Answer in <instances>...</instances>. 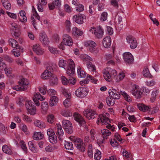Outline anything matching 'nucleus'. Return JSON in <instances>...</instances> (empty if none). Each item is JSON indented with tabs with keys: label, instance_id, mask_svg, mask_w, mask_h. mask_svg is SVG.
I'll return each instance as SVG.
<instances>
[{
	"label": "nucleus",
	"instance_id": "f257e3e1",
	"mask_svg": "<svg viewBox=\"0 0 160 160\" xmlns=\"http://www.w3.org/2000/svg\"><path fill=\"white\" fill-rule=\"evenodd\" d=\"M29 84V83L28 80L23 78L18 81V85L13 87V89L17 91H24L27 90V86Z\"/></svg>",
	"mask_w": 160,
	"mask_h": 160
},
{
	"label": "nucleus",
	"instance_id": "f03ea898",
	"mask_svg": "<svg viewBox=\"0 0 160 160\" xmlns=\"http://www.w3.org/2000/svg\"><path fill=\"white\" fill-rule=\"evenodd\" d=\"M71 139L75 143L76 147L80 151L82 152L85 151V145L81 139L79 138L72 137L71 138Z\"/></svg>",
	"mask_w": 160,
	"mask_h": 160
},
{
	"label": "nucleus",
	"instance_id": "7ed1b4c3",
	"mask_svg": "<svg viewBox=\"0 0 160 160\" xmlns=\"http://www.w3.org/2000/svg\"><path fill=\"white\" fill-rule=\"evenodd\" d=\"M89 31L92 33H94L95 37L98 38H102L103 37L104 32L100 26L96 28H91Z\"/></svg>",
	"mask_w": 160,
	"mask_h": 160
},
{
	"label": "nucleus",
	"instance_id": "20e7f679",
	"mask_svg": "<svg viewBox=\"0 0 160 160\" xmlns=\"http://www.w3.org/2000/svg\"><path fill=\"white\" fill-rule=\"evenodd\" d=\"M73 42L72 39L69 35L65 34L63 36V41L61 44L60 45L59 48L60 49H64V47L62 44L68 46H72L73 44Z\"/></svg>",
	"mask_w": 160,
	"mask_h": 160
},
{
	"label": "nucleus",
	"instance_id": "39448f33",
	"mask_svg": "<svg viewBox=\"0 0 160 160\" xmlns=\"http://www.w3.org/2000/svg\"><path fill=\"white\" fill-rule=\"evenodd\" d=\"M53 69L51 66H48L46 69L41 75V78L44 79H50L54 74L52 73Z\"/></svg>",
	"mask_w": 160,
	"mask_h": 160
},
{
	"label": "nucleus",
	"instance_id": "423d86ee",
	"mask_svg": "<svg viewBox=\"0 0 160 160\" xmlns=\"http://www.w3.org/2000/svg\"><path fill=\"white\" fill-rule=\"evenodd\" d=\"M84 45L92 53H97L98 50L96 48V43L92 41H89L84 43Z\"/></svg>",
	"mask_w": 160,
	"mask_h": 160
},
{
	"label": "nucleus",
	"instance_id": "0eeeda50",
	"mask_svg": "<svg viewBox=\"0 0 160 160\" xmlns=\"http://www.w3.org/2000/svg\"><path fill=\"white\" fill-rule=\"evenodd\" d=\"M109 114L108 113H105L102 114L99 116L98 118V122H101L102 124H108L110 122L108 117Z\"/></svg>",
	"mask_w": 160,
	"mask_h": 160
},
{
	"label": "nucleus",
	"instance_id": "6e6552de",
	"mask_svg": "<svg viewBox=\"0 0 160 160\" xmlns=\"http://www.w3.org/2000/svg\"><path fill=\"white\" fill-rule=\"evenodd\" d=\"M69 65L68 67L67 73L69 76H72L75 72V64L71 59L68 60Z\"/></svg>",
	"mask_w": 160,
	"mask_h": 160
},
{
	"label": "nucleus",
	"instance_id": "1a4fd4ad",
	"mask_svg": "<svg viewBox=\"0 0 160 160\" xmlns=\"http://www.w3.org/2000/svg\"><path fill=\"white\" fill-rule=\"evenodd\" d=\"M83 114L85 116L89 119H93L97 116V114L95 111L90 109L85 110L83 112Z\"/></svg>",
	"mask_w": 160,
	"mask_h": 160
},
{
	"label": "nucleus",
	"instance_id": "9d476101",
	"mask_svg": "<svg viewBox=\"0 0 160 160\" xmlns=\"http://www.w3.org/2000/svg\"><path fill=\"white\" fill-rule=\"evenodd\" d=\"M75 94L78 97L83 98L87 95L88 92L86 90L85 88L81 87L76 90Z\"/></svg>",
	"mask_w": 160,
	"mask_h": 160
},
{
	"label": "nucleus",
	"instance_id": "9b49d317",
	"mask_svg": "<svg viewBox=\"0 0 160 160\" xmlns=\"http://www.w3.org/2000/svg\"><path fill=\"white\" fill-rule=\"evenodd\" d=\"M126 39L127 41L129 44L131 48L134 49L137 47L138 43L134 38L132 36H129L127 37Z\"/></svg>",
	"mask_w": 160,
	"mask_h": 160
},
{
	"label": "nucleus",
	"instance_id": "f8f14e48",
	"mask_svg": "<svg viewBox=\"0 0 160 160\" xmlns=\"http://www.w3.org/2000/svg\"><path fill=\"white\" fill-rule=\"evenodd\" d=\"M123 56L125 62L129 64H132L134 61V58L132 55L129 52L124 53Z\"/></svg>",
	"mask_w": 160,
	"mask_h": 160
},
{
	"label": "nucleus",
	"instance_id": "ddd939ff",
	"mask_svg": "<svg viewBox=\"0 0 160 160\" xmlns=\"http://www.w3.org/2000/svg\"><path fill=\"white\" fill-rule=\"evenodd\" d=\"M84 17V14L79 13L74 15L73 17V19L76 23L81 24L83 23Z\"/></svg>",
	"mask_w": 160,
	"mask_h": 160
},
{
	"label": "nucleus",
	"instance_id": "4468645a",
	"mask_svg": "<svg viewBox=\"0 0 160 160\" xmlns=\"http://www.w3.org/2000/svg\"><path fill=\"white\" fill-rule=\"evenodd\" d=\"M75 120L78 122L79 124L82 126L85 124V122L82 117L79 113L75 112L73 115Z\"/></svg>",
	"mask_w": 160,
	"mask_h": 160
},
{
	"label": "nucleus",
	"instance_id": "2eb2a0df",
	"mask_svg": "<svg viewBox=\"0 0 160 160\" xmlns=\"http://www.w3.org/2000/svg\"><path fill=\"white\" fill-rule=\"evenodd\" d=\"M109 94L110 96L114 99H119L120 98V94L118 91L116 90L112 89L109 90Z\"/></svg>",
	"mask_w": 160,
	"mask_h": 160
},
{
	"label": "nucleus",
	"instance_id": "dca6fc26",
	"mask_svg": "<svg viewBox=\"0 0 160 160\" xmlns=\"http://www.w3.org/2000/svg\"><path fill=\"white\" fill-rule=\"evenodd\" d=\"M33 100L36 105L37 106H39L40 104L38 100L42 101L44 100V98L39 93L37 92L34 94V97H33Z\"/></svg>",
	"mask_w": 160,
	"mask_h": 160
},
{
	"label": "nucleus",
	"instance_id": "f3484780",
	"mask_svg": "<svg viewBox=\"0 0 160 160\" xmlns=\"http://www.w3.org/2000/svg\"><path fill=\"white\" fill-rule=\"evenodd\" d=\"M141 91L142 89L141 90L138 89L136 87L135 89L131 91V92L136 98H140L142 97V92Z\"/></svg>",
	"mask_w": 160,
	"mask_h": 160
},
{
	"label": "nucleus",
	"instance_id": "a211bd4d",
	"mask_svg": "<svg viewBox=\"0 0 160 160\" xmlns=\"http://www.w3.org/2000/svg\"><path fill=\"white\" fill-rule=\"evenodd\" d=\"M9 44L12 47L16 49H18L21 50V51L22 50V48L19 45H18V42L14 39H10L9 40Z\"/></svg>",
	"mask_w": 160,
	"mask_h": 160
},
{
	"label": "nucleus",
	"instance_id": "6ab92c4d",
	"mask_svg": "<svg viewBox=\"0 0 160 160\" xmlns=\"http://www.w3.org/2000/svg\"><path fill=\"white\" fill-rule=\"evenodd\" d=\"M116 22L118 27L122 28L123 25H125L126 23V19L125 17L122 18L121 16H118Z\"/></svg>",
	"mask_w": 160,
	"mask_h": 160
},
{
	"label": "nucleus",
	"instance_id": "aec40b11",
	"mask_svg": "<svg viewBox=\"0 0 160 160\" xmlns=\"http://www.w3.org/2000/svg\"><path fill=\"white\" fill-rule=\"evenodd\" d=\"M33 50L37 54L40 55L42 54L44 52L43 50L42 49L39 45H33Z\"/></svg>",
	"mask_w": 160,
	"mask_h": 160
},
{
	"label": "nucleus",
	"instance_id": "412c9836",
	"mask_svg": "<svg viewBox=\"0 0 160 160\" xmlns=\"http://www.w3.org/2000/svg\"><path fill=\"white\" fill-rule=\"evenodd\" d=\"M111 39L110 36H107L103 39L102 43L103 46L107 48L109 47L111 45Z\"/></svg>",
	"mask_w": 160,
	"mask_h": 160
},
{
	"label": "nucleus",
	"instance_id": "4be33fe9",
	"mask_svg": "<svg viewBox=\"0 0 160 160\" xmlns=\"http://www.w3.org/2000/svg\"><path fill=\"white\" fill-rule=\"evenodd\" d=\"M138 109L141 111L145 112L147 111H150L151 108L150 106H147L143 103H139L137 105Z\"/></svg>",
	"mask_w": 160,
	"mask_h": 160
},
{
	"label": "nucleus",
	"instance_id": "5701e85b",
	"mask_svg": "<svg viewBox=\"0 0 160 160\" xmlns=\"http://www.w3.org/2000/svg\"><path fill=\"white\" fill-rule=\"evenodd\" d=\"M29 147L30 150L34 153H37L38 150L36 148L34 141H30L28 142Z\"/></svg>",
	"mask_w": 160,
	"mask_h": 160
},
{
	"label": "nucleus",
	"instance_id": "b1692460",
	"mask_svg": "<svg viewBox=\"0 0 160 160\" xmlns=\"http://www.w3.org/2000/svg\"><path fill=\"white\" fill-rule=\"evenodd\" d=\"M26 12L24 10H21L19 12L20 17L19 18V20L20 21L24 23L27 21V19L26 16Z\"/></svg>",
	"mask_w": 160,
	"mask_h": 160
},
{
	"label": "nucleus",
	"instance_id": "393cba45",
	"mask_svg": "<svg viewBox=\"0 0 160 160\" xmlns=\"http://www.w3.org/2000/svg\"><path fill=\"white\" fill-rule=\"evenodd\" d=\"M103 76L105 79L107 81L109 82H111L112 81L111 76L109 73V72L108 70H107L106 69L104 70L103 72Z\"/></svg>",
	"mask_w": 160,
	"mask_h": 160
},
{
	"label": "nucleus",
	"instance_id": "a878e982",
	"mask_svg": "<svg viewBox=\"0 0 160 160\" xmlns=\"http://www.w3.org/2000/svg\"><path fill=\"white\" fill-rule=\"evenodd\" d=\"M50 79L49 83L51 85L53 86L57 85L58 80L56 75L54 74Z\"/></svg>",
	"mask_w": 160,
	"mask_h": 160
},
{
	"label": "nucleus",
	"instance_id": "bb28decb",
	"mask_svg": "<svg viewBox=\"0 0 160 160\" xmlns=\"http://www.w3.org/2000/svg\"><path fill=\"white\" fill-rule=\"evenodd\" d=\"M82 31L78 28L77 27H74L72 28V34L75 36H81L83 34Z\"/></svg>",
	"mask_w": 160,
	"mask_h": 160
},
{
	"label": "nucleus",
	"instance_id": "cd10ccee",
	"mask_svg": "<svg viewBox=\"0 0 160 160\" xmlns=\"http://www.w3.org/2000/svg\"><path fill=\"white\" fill-rule=\"evenodd\" d=\"M102 137L104 139H107L108 137L111 135V132L107 129H104L101 131Z\"/></svg>",
	"mask_w": 160,
	"mask_h": 160
},
{
	"label": "nucleus",
	"instance_id": "c85d7f7f",
	"mask_svg": "<svg viewBox=\"0 0 160 160\" xmlns=\"http://www.w3.org/2000/svg\"><path fill=\"white\" fill-rule=\"evenodd\" d=\"M81 59L84 62H88L92 60V58L87 55L86 54H82L80 55Z\"/></svg>",
	"mask_w": 160,
	"mask_h": 160
},
{
	"label": "nucleus",
	"instance_id": "c756f323",
	"mask_svg": "<svg viewBox=\"0 0 160 160\" xmlns=\"http://www.w3.org/2000/svg\"><path fill=\"white\" fill-rule=\"evenodd\" d=\"M2 2L3 6L7 10H10L11 8V5L8 0H2Z\"/></svg>",
	"mask_w": 160,
	"mask_h": 160
},
{
	"label": "nucleus",
	"instance_id": "7c9ffc66",
	"mask_svg": "<svg viewBox=\"0 0 160 160\" xmlns=\"http://www.w3.org/2000/svg\"><path fill=\"white\" fill-rule=\"evenodd\" d=\"M44 135L40 132H34L33 136L34 139L38 140L41 139L43 138Z\"/></svg>",
	"mask_w": 160,
	"mask_h": 160
},
{
	"label": "nucleus",
	"instance_id": "2f4dec72",
	"mask_svg": "<svg viewBox=\"0 0 160 160\" xmlns=\"http://www.w3.org/2000/svg\"><path fill=\"white\" fill-rule=\"evenodd\" d=\"M34 123L36 126L41 128H44L46 127L45 124L44 122L39 120L35 121L34 122Z\"/></svg>",
	"mask_w": 160,
	"mask_h": 160
},
{
	"label": "nucleus",
	"instance_id": "473e14b6",
	"mask_svg": "<svg viewBox=\"0 0 160 160\" xmlns=\"http://www.w3.org/2000/svg\"><path fill=\"white\" fill-rule=\"evenodd\" d=\"M58 101V98L55 96H53L51 97L50 101L49 102L50 105L52 106L56 105V103Z\"/></svg>",
	"mask_w": 160,
	"mask_h": 160
},
{
	"label": "nucleus",
	"instance_id": "72a5a7b5",
	"mask_svg": "<svg viewBox=\"0 0 160 160\" xmlns=\"http://www.w3.org/2000/svg\"><path fill=\"white\" fill-rule=\"evenodd\" d=\"M61 114L63 116L66 117H68L72 116V112L69 110H62L61 112Z\"/></svg>",
	"mask_w": 160,
	"mask_h": 160
},
{
	"label": "nucleus",
	"instance_id": "f704fd0d",
	"mask_svg": "<svg viewBox=\"0 0 160 160\" xmlns=\"http://www.w3.org/2000/svg\"><path fill=\"white\" fill-rule=\"evenodd\" d=\"M2 150L3 152L6 153L11 154L12 153V151L9 148L7 145H4L2 147Z\"/></svg>",
	"mask_w": 160,
	"mask_h": 160
},
{
	"label": "nucleus",
	"instance_id": "c9c22d12",
	"mask_svg": "<svg viewBox=\"0 0 160 160\" xmlns=\"http://www.w3.org/2000/svg\"><path fill=\"white\" fill-rule=\"evenodd\" d=\"M87 66L88 68L90 71H95L96 69V68L95 65L92 64V63L89 62H87Z\"/></svg>",
	"mask_w": 160,
	"mask_h": 160
},
{
	"label": "nucleus",
	"instance_id": "e433bc0d",
	"mask_svg": "<svg viewBox=\"0 0 160 160\" xmlns=\"http://www.w3.org/2000/svg\"><path fill=\"white\" fill-rule=\"evenodd\" d=\"M33 103L31 101H26L25 105L27 110H29L32 107H35Z\"/></svg>",
	"mask_w": 160,
	"mask_h": 160
},
{
	"label": "nucleus",
	"instance_id": "4c0bfd02",
	"mask_svg": "<svg viewBox=\"0 0 160 160\" xmlns=\"http://www.w3.org/2000/svg\"><path fill=\"white\" fill-rule=\"evenodd\" d=\"M39 39L43 44L46 43L48 40V38L45 34L41 33L40 35Z\"/></svg>",
	"mask_w": 160,
	"mask_h": 160
},
{
	"label": "nucleus",
	"instance_id": "58836bf2",
	"mask_svg": "<svg viewBox=\"0 0 160 160\" xmlns=\"http://www.w3.org/2000/svg\"><path fill=\"white\" fill-rule=\"evenodd\" d=\"M120 94L124 97L125 100L128 102H131L132 99L127 93L125 92L120 91Z\"/></svg>",
	"mask_w": 160,
	"mask_h": 160
},
{
	"label": "nucleus",
	"instance_id": "ea45409f",
	"mask_svg": "<svg viewBox=\"0 0 160 160\" xmlns=\"http://www.w3.org/2000/svg\"><path fill=\"white\" fill-rule=\"evenodd\" d=\"M143 74L146 77H152V75L150 73L148 69V68H145L143 71Z\"/></svg>",
	"mask_w": 160,
	"mask_h": 160
},
{
	"label": "nucleus",
	"instance_id": "a19ab883",
	"mask_svg": "<svg viewBox=\"0 0 160 160\" xmlns=\"http://www.w3.org/2000/svg\"><path fill=\"white\" fill-rule=\"evenodd\" d=\"M58 134V137L59 138L60 136H62L63 134V132L62 129V127L61 125H57V133Z\"/></svg>",
	"mask_w": 160,
	"mask_h": 160
},
{
	"label": "nucleus",
	"instance_id": "79ce46f5",
	"mask_svg": "<svg viewBox=\"0 0 160 160\" xmlns=\"http://www.w3.org/2000/svg\"><path fill=\"white\" fill-rule=\"evenodd\" d=\"M65 148L68 150H72L73 149L72 144L71 142H66L64 145Z\"/></svg>",
	"mask_w": 160,
	"mask_h": 160
},
{
	"label": "nucleus",
	"instance_id": "37998d69",
	"mask_svg": "<svg viewBox=\"0 0 160 160\" xmlns=\"http://www.w3.org/2000/svg\"><path fill=\"white\" fill-rule=\"evenodd\" d=\"M63 128H64L65 131L69 134H71L73 132V128L72 125H70V126H68L67 127H63Z\"/></svg>",
	"mask_w": 160,
	"mask_h": 160
},
{
	"label": "nucleus",
	"instance_id": "c03bdc74",
	"mask_svg": "<svg viewBox=\"0 0 160 160\" xmlns=\"http://www.w3.org/2000/svg\"><path fill=\"white\" fill-rule=\"evenodd\" d=\"M27 100V98L22 96H20L18 98V104L20 106H22L24 104L23 103Z\"/></svg>",
	"mask_w": 160,
	"mask_h": 160
},
{
	"label": "nucleus",
	"instance_id": "a18cd8bd",
	"mask_svg": "<svg viewBox=\"0 0 160 160\" xmlns=\"http://www.w3.org/2000/svg\"><path fill=\"white\" fill-rule=\"evenodd\" d=\"M77 73L79 77L81 78H84L85 77V72L82 70L81 68L79 67L78 69Z\"/></svg>",
	"mask_w": 160,
	"mask_h": 160
},
{
	"label": "nucleus",
	"instance_id": "49530a36",
	"mask_svg": "<svg viewBox=\"0 0 160 160\" xmlns=\"http://www.w3.org/2000/svg\"><path fill=\"white\" fill-rule=\"evenodd\" d=\"M106 102L107 104L109 106L113 105L115 103V101L110 98H106Z\"/></svg>",
	"mask_w": 160,
	"mask_h": 160
},
{
	"label": "nucleus",
	"instance_id": "de8ad7c7",
	"mask_svg": "<svg viewBox=\"0 0 160 160\" xmlns=\"http://www.w3.org/2000/svg\"><path fill=\"white\" fill-rule=\"evenodd\" d=\"M94 157L95 159L97 160H99L101 158V153L98 149L96 150V152L95 153Z\"/></svg>",
	"mask_w": 160,
	"mask_h": 160
},
{
	"label": "nucleus",
	"instance_id": "09e8293b",
	"mask_svg": "<svg viewBox=\"0 0 160 160\" xmlns=\"http://www.w3.org/2000/svg\"><path fill=\"white\" fill-rule=\"evenodd\" d=\"M18 49H14L12 50V52L13 55L16 57H19L20 56V52H23V49L22 51L21 50H18Z\"/></svg>",
	"mask_w": 160,
	"mask_h": 160
},
{
	"label": "nucleus",
	"instance_id": "8fccbe9b",
	"mask_svg": "<svg viewBox=\"0 0 160 160\" xmlns=\"http://www.w3.org/2000/svg\"><path fill=\"white\" fill-rule=\"evenodd\" d=\"M27 113L31 115H33L36 113V109L35 107H32L29 110H27Z\"/></svg>",
	"mask_w": 160,
	"mask_h": 160
},
{
	"label": "nucleus",
	"instance_id": "3c124183",
	"mask_svg": "<svg viewBox=\"0 0 160 160\" xmlns=\"http://www.w3.org/2000/svg\"><path fill=\"white\" fill-rule=\"evenodd\" d=\"M53 135H54L49 137V141L52 143L55 144L57 142V137L55 134Z\"/></svg>",
	"mask_w": 160,
	"mask_h": 160
},
{
	"label": "nucleus",
	"instance_id": "603ef678",
	"mask_svg": "<svg viewBox=\"0 0 160 160\" xmlns=\"http://www.w3.org/2000/svg\"><path fill=\"white\" fill-rule=\"evenodd\" d=\"M125 76V75L124 73L122 72L119 73L117 77L116 82H117L122 80L123 79Z\"/></svg>",
	"mask_w": 160,
	"mask_h": 160
},
{
	"label": "nucleus",
	"instance_id": "864d4df0",
	"mask_svg": "<svg viewBox=\"0 0 160 160\" xmlns=\"http://www.w3.org/2000/svg\"><path fill=\"white\" fill-rule=\"evenodd\" d=\"M108 13L106 12H103L101 15L100 20L102 21H104L107 19Z\"/></svg>",
	"mask_w": 160,
	"mask_h": 160
},
{
	"label": "nucleus",
	"instance_id": "5fc2aeb1",
	"mask_svg": "<svg viewBox=\"0 0 160 160\" xmlns=\"http://www.w3.org/2000/svg\"><path fill=\"white\" fill-rule=\"evenodd\" d=\"M65 25L67 31L68 32H69L71 30V23L68 20H66L65 22Z\"/></svg>",
	"mask_w": 160,
	"mask_h": 160
},
{
	"label": "nucleus",
	"instance_id": "6e6d98bb",
	"mask_svg": "<svg viewBox=\"0 0 160 160\" xmlns=\"http://www.w3.org/2000/svg\"><path fill=\"white\" fill-rule=\"evenodd\" d=\"M72 124L69 120H64L62 121V125L63 127H66L68 126H70L72 125Z\"/></svg>",
	"mask_w": 160,
	"mask_h": 160
},
{
	"label": "nucleus",
	"instance_id": "4d7b16f0",
	"mask_svg": "<svg viewBox=\"0 0 160 160\" xmlns=\"http://www.w3.org/2000/svg\"><path fill=\"white\" fill-rule=\"evenodd\" d=\"M66 60H61L59 61L58 65L60 67L65 68V66L66 65Z\"/></svg>",
	"mask_w": 160,
	"mask_h": 160
},
{
	"label": "nucleus",
	"instance_id": "13d9d810",
	"mask_svg": "<svg viewBox=\"0 0 160 160\" xmlns=\"http://www.w3.org/2000/svg\"><path fill=\"white\" fill-rule=\"evenodd\" d=\"M52 2L56 6L57 8H59L61 4V0H53Z\"/></svg>",
	"mask_w": 160,
	"mask_h": 160
},
{
	"label": "nucleus",
	"instance_id": "bf43d9fd",
	"mask_svg": "<svg viewBox=\"0 0 160 160\" xmlns=\"http://www.w3.org/2000/svg\"><path fill=\"white\" fill-rule=\"evenodd\" d=\"M153 16V14L152 13H151L149 15V17H150V19L152 21L153 24H156V25L158 26L159 24V22L156 18H152V16Z\"/></svg>",
	"mask_w": 160,
	"mask_h": 160
},
{
	"label": "nucleus",
	"instance_id": "052dcab7",
	"mask_svg": "<svg viewBox=\"0 0 160 160\" xmlns=\"http://www.w3.org/2000/svg\"><path fill=\"white\" fill-rule=\"evenodd\" d=\"M4 58L5 61L10 63L14 61L13 58L8 55H5Z\"/></svg>",
	"mask_w": 160,
	"mask_h": 160
},
{
	"label": "nucleus",
	"instance_id": "680f3d73",
	"mask_svg": "<svg viewBox=\"0 0 160 160\" xmlns=\"http://www.w3.org/2000/svg\"><path fill=\"white\" fill-rule=\"evenodd\" d=\"M62 82L63 84L64 85H67L69 83L68 80L64 76H62L61 77Z\"/></svg>",
	"mask_w": 160,
	"mask_h": 160
},
{
	"label": "nucleus",
	"instance_id": "e2e57ef3",
	"mask_svg": "<svg viewBox=\"0 0 160 160\" xmlns=\"http://www.w3.org/2000/svg\"><path fill=\"white\" fill-rule=\"evenodd\" d=\"M70 99L67 98L63 102V105L66 108H68L71 105Z\"/></svg>",
	"mask_w": 160,
	"mask_h": 160
},
{
	"label": "nucleus",
	"instance_id": "0e129e2a",
	"mask_svg": "<svg viewBox=\"0 0 160 160\" xmlns=\"http://www.w3.org/2000/svg\"><path fill=\"white\" fill-rule=\"evenodd\" d=\"M20 145L22 148L25 152L26 153H27V148L25 142L23 141H21Z\"/></svg>",
	"mask_w": 160,
	"mask_h": 160
},
{
	"label": "nucleus",
	"instance_id": "69168bd1",
	"mask_svg": "<svg viewBox=\"0 0 160 160\" xmlns=\"http://www.w3.org/2000/svg\"><path fill=\"white\" fill-rule=\"evenodd\" d=\"M47 121L51 123H52L54 120V118L53 115L51 114L48 115L47 118Z\"/></svg>",
	"mask_w": 160,
	"mask_h": 160
},
{
	"label": "nucleus",
	"instance_id": "338daca9",
	"mask_svg": "<svg viewBox=\"0 0 160 160\" xmlns=\"http://www.w3.org/2000/svg\"><path fill=\"white\" fill-rule=\"evenodd\" d=\"M111 4L116 8H118V2L116 0H111Z\"/></svg>",
	"mask_w": 160,
	"mask_h": 160
},
{
	"label": "nucleus",
	"instance_id": "774afa93",
	"mask_svg": "<svg viewBox=\"0 0 160 160\" xmlns=\"http://www.w3.org/2000/svg\"><path fill=\"white\" fill-rule=\"evenodd\" d=\"M76 11L78 12H82L84 10V6L82 4L78 5Z\"/></svg>",
	"mask_w": 160,
	"mask_h": 160
}]
</instances>
